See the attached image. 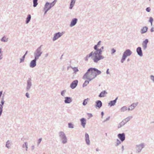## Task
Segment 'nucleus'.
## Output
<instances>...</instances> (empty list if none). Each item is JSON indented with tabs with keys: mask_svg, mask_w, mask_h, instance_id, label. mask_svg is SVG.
<instances>
[{
	"mask_svg": "<svg viewBox=\"0 0 154 154\" xmlns=\"http://www.w3.org/2000/svg\"><path fill=\"white\" fill-rule=\"evenodd\" d=\"M117 142L115 145L116 146H119V144L121 143V140H119L118 139H117L116 140Z\"/></svg>",
	"mask_w": 154,
	"mask_h": 154,
	"instance_id": "obj_31",
	"label": "nucleus"
},
{
	"mask_svg": "<svg viewBox=\"0 0 154 154\" xmlns=\"http://www.w3.org/2000/svg\"><path fill=\"white\" fill-rule=\"evenodd\" d=\"M68 69H69V68H67V70H68Z\"/></svg>",
	"mask_w": 154,
	"mask_h": 154,
	"instance_id": "obj_60",
	"label": "nucleus"
},
{
	"mask_svg": "<svg viewBox=\"0 0 154 154\" xmlns=\"http://www.w3.org/2000/svg\"><path fill=\"white\" fill-rule=\"evenodd\" d=\"M132 52L129 49L126 50L123 54L122 58L121 60V62L123 63L125 61L126 57L130 56L132 54Z\"/></svg>",
	"mask_w": 154,
	"mask_h": 154,
	"instance_id": "obj_4",
	"label": "nucleus"
},
{
	"mask_svg": "<svg viewBox=\"0 0 154 154\" xmlns=\"http://www.w3.org/2000/svg\"><path fill=\"white\" fill-rule=\"evenodd\" d=\"M137 51L138 54L140 56L142 55V52L141 49V48L140 47L137 48Z\"/></svg>",
	"mask_w": 154,
	"mask_h": 154,
	"instance_id": "obj_19",
	"label": "nucleus"
},
{
	"mask_svg": "<svg viewBox=\"0 0 154 154\" xmlns=\"http://www.w3.org/2000/svg\"><path fill=\"white\" fill-rule=\"evenodd\" d=\"M109 69H107L106 70V73L107 74H109Z\"/></svg>",
	"mask_w": 154,
	"mask_h": 154,
	"instance_id": "obj_50",
	"label": "nucleus"
},
{
	"mask_svg": "<svg viewBox=\"0 0 154 154\" xmlns=\"http://www.w3.org/2000/svg\"><path fill=\"white\" fill-rule=\"evenodd\" d=\"M118 98V97H117L116 98L115 100L110 101L108 103V105L110 107H112L114 106L116 103Z\"/></svg>",
	"mask_w": 154,
	"mask_h": 154,
	"instance_id": "obj_11",
	"label": "nucleus"
},
{
	"mask_svg": "<svg viewBox=\"0 0 154 154\" xmlns=\"http://www.w3.org/2000/svg\"><path fill=\"white\" fill-rule=\"evenodd\" d=\"M25 146H26V150H27L28 147H27V146H26V143H25Z\"/></svg>",
	"mask_w": 154,
	"mask_h": 154,
	"instance_id": "obj_55",
	"label": "nucleus"
},
{
	"mask_svg": "<svg viewBox=\"0 0 154 154\" xmlns=\"http://www.w3.org/2000/svg\"><path fill=\"white\" fill-rule=\"evenodd\" d=\"M116 52V50L114 49H112L111 50V52L112 54Z\"/></svg>",
	"mask_w": 154,
	"mask_h": 154,
	"instance_id": "obj_45",
	"label": "nucleus"
},
{
	"mask_svg": "<svg viewBox=\"0 0 154 154\" xmlns=\"http://www.w3.org/2000/svg\"><path fill=\"white\" fill-rule=\"evenodd\" d=\"M125 124V122L123 120L122 122H121L118 124V128H121L122 126L124 125Z\"/></svg>",
	"mask_w": 154,
	"mask_h": 154,
	"instance_id": "obj_22",
	"label": "nucleus"
},
{
	"mask_svg": "<svg viewBox=\"0 0 154 154\" xmlns=\"http://www.w3.org/2000/svg\"><path fill=\"white\" fill-rule=\"evenodd\" d=\"M127 110V107L126 106H123L120 109V111L121 112H124Z\"/></svg>",
	"mask_w": 154,
	"mask_h": 154,
	"instance_id": "obj_24",
	"label": "nucleus"
},
{
	"mask_svg": "<svg viewBox=\"0 0 154 154\" xmlns=\"http://www.w3.org/2000/svg\"><path fill=\"white\" fill-rule=\"evenodd\" d=\"M66 92V90H65L61 91V94L63 96H64L65 93Z\"/></svg>",
	"mask_w": 154,
	"mask_h": 154,
	"instance_id": "obj_34",
	"label": "nucleus"
},
{
	"mask_svg": "<svg viewBox=\"0 0 154 154\" xmlns=\"http://www.w3.org/2000/svg\"><path fill=\"white\" fill-rule=\"evenodd\" d=\"M105 135H106V136H107V133H105Z\"/></svg>",
	"mask_w": 154,
	"mask_h": 154,
	"instance_id": "obj_59",
	"label": "nucleus"
},
{
	"mask_svg": "<svg viewBox=\"0 0 154 154\" xmlns=\"http://www.w3.org/2000/svg\"><path fill=\"white\" fill-rule=\"evenodd\" d=\"M96 151H99V149H98V148H97V149H96Z\"/></svg>",
	"mask_w": 154,
	"mask_h": 154,
	"instance_id": "obj_57",
	"label": "nucleus"
},
{
	"mask_svg": "<svg viewBox=\"0 0 154 154\" xmlns=\"http://www.w3.org/2000/svg\"><path fill=\"white\" fill-rule=\"evenodd\" d=\"M127 110H128V111H131V110L129 107L128 108H127Z\"/></svg>",
	"mask_w": 154,
	"mask_h": 154,
	"instance_id": "obj_56",
	"label": "nucleus"
},
{
	"mask_svg": "<svg viewBox=\"0 0 154 154\" xmlns=\"http://www.w3.org/2000/svg\"><path fill=\"white\" fill-rule=\"evenodd\" d=\"M64 98L65 100H64V102L65 103H70L72 101V97H65Z\"/></svg>",
	"mask_w": 154,
	"mask_h": 154,
	"instance_id": "obj_10",
	"label": "nucleus"
},
{
	"mask_svg": "<svg viewBox=\"0 0 154 154\" xmlns=\"http://www.w3.org/2000/svg\"><path fill=\"white\" fill-rule=\"evenodd\" d=\"M55 4V3L54 2V1L51 3H49L48 2L46 3L45 6V10L46 11L45 14Z\"/></svg>",
	"mask_w": 154,
	"mask_h": 154,
	"instance_id": "obj_5",
	"label": "nucleus"
},
{
	"mask_svg": "<svg viewBox=\"0 0 154 154\" xmlns=\"http://www.w3.org/2000/svg\"><path fill=\"white\" fill-rule=\"evenodd\" d=\"M148 42V41L147 39H146L145 41H144L142 45L143 48L144 49H146L147 47V43Z\"/></svg>",
	"mask_w": 154,
	"mask_h": 154,
	"instance_id": "obj_17",
	"label": "nucleus"
},
{
	"mask_svg": "<svg viewBox=\"0 0 154 154\" xmlns=\"http://www.w3.org/2000/svg\"><path fill=\"white\" fill-rule=\"evenodd\" d=\"M138 104V103L137 102L136 103H133L131 105L129 106V108H130L131 111L133 110L134 109L135 107L136 106L137 104Z\"/></svg>",
	"mask_w": 154,
	"mask_h": 154,
	"instance_id": "obj_18",
	"label": "nucleus"
},
{
	"mask_svg": "<svg viewBox=\"0 0 154 154\" xmlns=\"http://www.w3.org/2000/svg\"><path fill=\"white\" fill-rule=\"evenodd\" d=\"M144 147V143H142L139 145H136V149L137 151L136 152L139 153L140 152L142 149Z\"/></svg>",
	"mask_w": 154,
	"mask_h": 154,
	"instance_id": "obj_6",
	"label": "nucleus"
},
{
	"mask_svg": "<svg viewBox=\"0 0 154 154\" xmlns=\"http://www.w3.org/2000/svg\"><path fill=\"white\" fill-rule=\"evenodd\" d=\"M102 106V103L100 100H98L96 102L95 107L96 108H100Z\"/></svg>",
	"mask_w": 154,
	"mask_h": 154,
	"instance_id": "obj_12",
	"label": "nucleus"
},
{
	"mask_svg": "<svg viewBox=\"0 0 154 154\" xmlns=\"http://www.w3.org/2000/svg\"><path fill=\"white\" fill-rule=\"evenodd\" d=\"M94 78H93V77H91L89 76H86V77H85L84 75L83 76V79H87L88 80H89V81H91Z\"/></svg>",
	"mask_w": 154,
	"mask_h": 154,
	"instance_id": "obj_27",
	"label": "nucleus"
},
{
	"mask_svg": "<svg viewBox=\"0 0 154 154\" xmlns=\"http://www.w3.org/2000/svg\"><path fill=\"white\" fill-rule=\"evenodd\" d=\"M30 80V79H29V80ZM31 85H32V83L30 82V80H29V88H30V87L31 86Z\"/></svg>",
	"mask_w": 154,
	"mask_h": 154,
	"instance_id": "obj_52",
	"label": "nucleus"
},
{
	"mask_svg": "<svg viewBox=\"0 0 154 154\" xmlns=\"http://www.w3.org/2000/svg\"><path fill=\"white\" fill-rule=\"evenodd\" d=\"M89 83V81L87 80L85 81L82 85L83 87H84L86 86Z\"/></svg>",
	"mask_w": 154,
	"mask_h": 154,
	"instance_id": "obj_30",
	"label": "nucleus"
},
{
	"mask_svg": "<svg viewBox=\"0 0 154 154\" xmlns=\"http://www.w3.org/2000/svg\"><path fill=\"white\" fill-rule=\"evenodd\" d=\"M104 112H101V118H102L103 117V116L104 115Z\"/></svg>",
	"mask_w": 154,
	"mask_h": 154,
	"instance_id": "obj_49",
	"label": "nucleus"
},
{
	"mask_svg": "<svg viewBox=\"0 0 154 154\" xmlns=\"http://www.w3.org/2000/svg\"><path fill=\"white\" fill-rule=\"evenodd\" d=\"M42 140V138H40L38 140L37 144H38V146L39 145V144L40 143Z\"/></svg>",
	"mask_w": 154,
	"mask_h": 154,
	"instance_id": "obj_36",
	"label": "nucleus"
},
{
	"mask_svg": "<svg viewBox=\"0 0 154 154\" xmlns=\"http://www.w3.org/2000/svg\"><path fill=\"white\" fill-rule=\"evenodd\" d=\"M107 94V93L106 91H103L100 93L98 97H105Z\"/></svg>",
	"mask_w": 154,
	"mask_h": 154,
	"instance_id": "obj_13",
	"label": "nucleus"
},
{
	"mask_svg": "<svg viewBox=\"0 0 154 154\" xmlns=\"http://www.w3.org/2000/svg\"><path fill=\"white\" fill-rule=\"evenodd\" d=\"M2 51H1V49H0V60L2 58Z\"/></svg>",
	"mask_w": 154,
	"mask_h": 154,
	"instance_id": "obj_41",
	"label": "nucleus"
},
{
	"mask_svg": "<svg viewBox=\"0 0 154 154\" xmlns=\"http://www.w3.org/2000/svg\"><path fill=\"white\" fill-rule=\"evenodd\" d=\"M117 137L122 142L124 141L125 139V135L124 133L119 134Z\"/></svg>",
	"mask_w": 154,
	"mask_h": 154,
	"instance_id": "obj_7",
	"label": "nucleus"
},
{
	"mask_svg": "<svg viewBox=\"0 0 154 154\" xmlns=\"http://www.w3.org/2000/svg\"><path fill=\"white\" fill-rule=\"evenodd\" d=\"M150 79L154 83V76L153 75H150Z\"/></svg>",
	"mask_w": 154,
	"mask_h": 154,
	"instance_id": "obj_39",
	"label": "nucleus"
},
{
	"mask_svg": "<svg viewBox=\"0 0 154 154\" xmlns=\"http://www.w3.org/2000/svg\"><path fill=\"white\" fill-rule=\"evenodd\" d=\"M150 9L149 8H147L146 9V11L148 12H150Z\"/></svg>",
	"mask_w": 154,
	"mask_h": 154,
	"instance_id": "obj_46",
	"label": "nucleus"
},
{
	"mask_svg": "<svg viewBox=\"0 0 154 154\" xmlns=\"http://www.w3.org/2000/svg\"><path fill=\"white\" fill-rule=\"evenodd\" d=\"M80 121L81 122V125L84 128H85V127L86 122V119L85 118H83L80 119Z\"/></svg>",
	"mask_w": 154,
	"mask_h": 154,
	"instance_id": "obj_14",
	"label": "nucleus"
},
{
	"mask_svg": "<svg viewBox=\"0 0 154 154\" xmlns=\"http://www.w3.org/2000/svg\"><path fill=\"white\" fill-rule=\"evenodd\" d=\"M29 20H30V18H31V16H30V15H29Z\"/></svg>",
	"mask_w": 154,
	"mask_h": 154,
	"instance_id": "obj_58",
	"label": "nucleus"
},
{
	"mask_svg": "<svg viewBox=\"0 0 154 154\" xmlns=\"http://www.w3.org/2000/svg\"><path fill=\"white\" fill-rule=\"evenodd\" d=\"M87 114L90 118L92 117L93 116V115L91 113H88Z\"/></svg>",
	"mask_w": 154,
	"mask_h": 154,
	"instance_id": "obj_42",
	"label": "nucleus"
},
{
	"mask_svg": "<svg viewBox=\"0 0 154 154\" xmlns=\"http://www.w3.org/2000/svg\"><path fill=\"white\" fill-rule=\"evenodd\" d=\"M132 118V116H128V117L126 118L123 120L125 122L127 123Z\"/></svg>",
	"mask_w": 154,
	"mask_h": 154,
	"instance_id": "obj_26",
	"label": "nucleus"
},
{
	"mask_svg": "<svg viewBox=\"0 0 154 154\" xmlns=\"http://www.w3.org/2000/svg\"><path fill=\"white\" fill-rule=\"evenodd\" d=\"M101 72L96 68H89L85 73L84 77L89 76L93 78H96L97 76L100 74Z\"/></svg>",
	"mask_w": 154,
	"mask_h": 154,
	"instance_id": "obj_2",
	"label": "nucleus"
},
{
	"mask_svg": "<svg viewBox=\"0 0 154 154\" xmlns=\"http://www.w3.org/2000/svg\"><path fill=\"white\" fill-rule=\"evenodd\" d=\"M110 118V117L109 116L107 118H106L105 120H104L103 122L104 123V122H106V121L109 120V119Z\"/></svg>",
	"mask_w": 154,
	"mask_h": 154,
	"instance_id": "obj_38",
	"label": "nucleus"
},
{
	"mask_svg": "<svg viewBox=\"0 0 154 154\" xmlns=\"http://www.w3.org/2000/svg\"><path fill=\"white\" fill-rule=\"evenodd\" d=\"M27 53V52H26V53L25 54H26ZM25 54H25L24 55H23L22 58H21L20 59V62H22L23 61L24 59V58Z\"/></svg>",
	"mask_w": 154,
	"mask_h": 154,
	"instance_id": "obj_37",
	"label": "nucleus"
},
{
	"mask_svg": "<svg viewBox=\"0 0 154 154\" xmlns=\"http://www.w3.org/2000/svg\"><path fill=\"white\" fill-rule=\"evenodd\" d=\"M122 152H123L124 150V146L122 145Z\"/></svg>",
	"mask_w": 154,
	"mask_h": 154,
	"instance_id": "obj_47",
	"label": "nucleus"
},
{
	"mask_svg": "<svg viewBox=\"0 0 154 154\" xmlns=\"http://www.w3.org/2000/svg\"><path fill=\"white\" fill-rule=\"evenodd\" d=\"M28 95H28V93H26V96L27 97H28Z\"/></svg>",
	"mask_w": 154,
	"mask_h": 154,
	"instance_id": "obj_54",
	"label": "nucleus"
},
{
	"mask_svg": "<svg viewBox=\"0 0 154 154\" xmlns=\"http://www.w3.org/2000/svg\"><path fill=\"white\" fill-rule=\"evenodd\" d=\"M7 38H6V37H3L1 39V40L2 41H3L4 42H6L7 41Z\"/></svg>",
	"mask_w": 154,
	"mask_h": 154,
	"instance_id": "obj_35",
	"label": "nucleus"
},
{
	"mask_svg": "<svg viewBox=\"0 0 154 154\" xmlns=\"http://www.w3.org/2000/svg\"><path fill=\"white\" fill-rule=\"evenodd\" d=\"M1 103H2V105H3L4 103V98H2V100H1Z\"/></svg>",
	"mask_w": 154,
	"mask_h": 154,
	"instance_id": "obj_44",
	"label": "nucleus"
},
{
	"mask_svg": "<svg viewBox=\"0 0 154 154\" xmlns=\"http://www.w3.org/2000/svg\"><path fill=\"white\" fill-rule=\"evenodd\" d=\"M29 21V16L27 17V20H26V23H28Z\"/></svg>",
	"mask_w": 154,
	"mask_h": 154,
	"instance_id": "obj_48",
	"label": "nucleus"
},
{
	"mask_svg": "<svg viewBox=\"0 0 154 154\" xmlns=\"http://www.w3.org/2000/svg\"><path fill=\"white\" fill-rule=\"evenodd\" d=\"M73 71V74H75L77 72L79 71L78 68H72Z\"/></svg>",
	"mask_w": 154,
	"mask_h": 154,
	"instance_id": "obj_29",
	"label": "nucleus"
},
{
	"mask_svg": "<svg viewBox=\"0 0 154 154\" xmlns=\"http://www.w3.org/2000/svg\"><path fill=\"white\" fill-rule=\"evenodd\" d=\"M78 81L77 80L73 81L70 85V87L72 89L75 88L78 85Z\"/></svg>",
	"mask_w": 154,
	"mask_h": 154,
	"instance_id": "obj_8",
	"label": "nucleus"
},
{
	"mask_svg": "<svg viewBox=\"0 0 154 154\" xmlns=\"http://www.w3.org/2000/svg\"><path fill=\"white\" fill-rule=\"evenodd\" d=\"M10 143L8 141L7 142L6 144V146L8 148H9V147L10 146Z\"/></svg>",
	"mask_w": 154,
	"mask_h": 154,
	"instance_id": "obj_40",
	"label": "nucleus"
},
{
	"mask_svg": "<svg viewBox=\"0 0 154 154\" xmlns=\"http://www.w3.org/2000/svg\"><path fill=\"white\" fill-rule=\"evenodd\" d=\"M90 99L88 98L85 99L84 100L82 103V105L83 106H85L88 103V102L89 101Z\"/></svg>",
	"mask_w": 154,
	"mask_h": 154,
	"instance_id": "obj_21",
	"label": "nucleus"
},
{
	"mask_svg": "<svg viewBox=\"0 0 154 154\" xmlns=\"http://www.w3.org/2000/svg\"><path fill=\"white\" fill-rule=\"evenodd\" d=\"M62 35H63V33H60V32H58V33H56L54 35V37H53V40L54 41V40L57 39L59 37H60V36H62Z\"/></svg>",
	"mask_w": 154,
	"mask_h": 154,
	"instance_id": "obj_15",
	"label": "nucleus"
},
{
	"mask_svg": "<svg viewBox=\"0 0 154 154\" xmlns=\"http://www.w3.org/2000/svg\"><path fill=\"white\" fill-rule=\"evenodd\" d=\"M77 19L75 18L73 19L71 21L70 26L71 27L74 26L77 23Z\"/></svg>",
	"mask_w": 154,
	"mask_h": 154,
	"instance_id": "obj_20",
	"label": "nucleus"
},
{
	"mask_svg": "<svg viewBox=\"0 0 154 154\" xmlns=\"http://www.w3.org/2000/svg\"><path fill=\"white\" fill-rule=\"evenodd\" d=\"M75 0H72L70 3V8L71 9L73 7L75 3Z\"/></svg>",
	"mask_w": 154,
	"mask_h": 154,
	"instance_id": "obj_28",
	"label": "nucleus"
},
{
	"mask_svg": "<svg viewBox=\"0 0 154 154\" xmlns=\"http://www.w3.org/2000/svg\"><path fill=\"white\" fill-rule=\"evenodd\" d=\"M68 128H74L73 125L71 122L68 123Z\"/></svg>",
	"mask_w": 154,
	"mask_h": 154,
	"instance_id": "obj_33",
	"label": "nucleus"
},
{
	"mask_svg": "<svg viewBox=\"0 0 154 154\" xmlns=\"http://www.w3.org/2000/svg\"><path fill=\"white\" fill-rule=\"evenodd\" d=\"M153 21V19L152 17H150L149 19V22L151 23V25L152 24V22Z\"/></svg>",
	"mask_w": 154,
	"mask_h": 154,
	"instance_id": "obj_43",
	"label": "nucleus"
},
{
	"mask_svg": "<svg viewBox=\"0 0 154 154\" xmlns=\"http://www.w3.org/2000/svg\"><path fill=\"white\" fill-rule=\"evenodd\" d=\"M34 146H32V147H31V149L32 150H33L34 149Z\"/></svg>",
	"mask_w": 154,
	"mask_h": 154,
	"instance_id": "obj_51",
	"label": "nucleus"
},
{
	"mask_svg": "<svg viewBox=\"0 0 154 154\" xmlns=\"http://www.w3.org/2000/svg\"><path fill=\"white\" fill-rule=\"evenodd\" d=\"M38 0H33V6L35 7L38 5V3H37Z\"/></svg>",
	"mask_w": 154,
	"mask_h": 154,
	"instance_id": "obj_32",
	"label": "nucleus"
},
{
	"mask_svg": "<svg viewBox=\"0 0 154 154\" xmlns=\"http://www.w3.org/2000/svg\"><path fill=\"white\" fill-rule=\"evenodd\" d=\"M148 28L147 27L145 26L143 27L141 29V33H144L147 31Z\"/></svg>",
	"mask_w": 154,
	"mask_h": 154,
	"instance_id": "obj_25",
	"label": "nucleus"
},
{
	"mask_svg": "<svg viewBox=\"0 0 154 154\" xmlns=\"http://www.w3.org/2000/svg\"><path fill=\"white\" fill-rule=\"evenodd\" d=\"M151 32H153L154 31V28H152L151 29Z\"/></svg>",
	"mask_w": 154,
	"mask_h": 154,
	"instance_id": "obj_53",
	"label": "nucleus"
},
{
	"mask_svg": "<svg viewBox=\"0 0 154 154\" xmlns=\"http://www.w3.org/2000/svg\"><path fill=\"white\" fill-rule=\"evenodd\" d=\"M40 49H38L35 53L36 56L35 57V59L38 58V57L40 56L41 54Z\"/></svg>",
	"mask_w": 154,
	"mask_h": 154,
	"instance_id": "obj_16",
	"label": "nucleus"
},
{
	"mask_svg": "<svg viewBox=\"0 0 154 154\" xmlns=\"http://www.w3.org/2000/svg\"><path fill=\"white\" fill-rule=\"evenodd\" d=\"M60 139L62 143H66L67 141V139L65 133L62 131H60L58 133Z\"/></svg>",
	"mask_w": 154,
	"mask_h": 154,
	"instance_id": "obj_3",
	"label": "nucleus"
},
{
	"mask_svg": "<svg viewBox=\"0 0 154 154\" xmlns=\"http://www.w3.org/2000/svg\"><path fill=\"white\" fill-rule=\"evenodd\" d=\"M101 42L100 41L98 42V44L97 45H95L94 47V49L96 50V51L94 53H93V52H92L89 54L88 56H87L85 58L86 60H88V58H89L92 55H93V57H94L93 60L95 62H97L99 60L103 58V57L101 55L102 50L103 49V47H101L102 49L101 48L99 49L98 48L99 47Z\"/></svg>",
	"mask_w": 154,
	"mask_h": 154,
	"instance_id": "obj_1",
	"label": "nucleus"
},
{
	"mask_svg": "<svg viewBox=\"0 0 154 154\" xmlns=\"http://www.w3.org/2000/svg\"><path fill=\"white\" fill-rule=\"evenodd\" d=\"M36 59H35L32 60L30 63V66L31 67H34L36 66Z\"/></svg>",
	"mask_w": 154,
	"mask_h": 154,
	"instance_id": "obj_23",
	"label": "nucleus"
},
{
	"mask_svg": "<svg viewBox=\"0 0 154 154\" xmlns=\"http://www.w3.org/2000/svg\"><path fill=\"white\" fill-rule=\"evenodd\" d=\"M85 140L86 143L88 145H89L90 144V141L89 139V135L86 133H85Z\"/></svg>",
	"mask_w": 154,
	"mask_h": 154,
	"instance_id": "obj_9",
	"label": "nucleus"
}]
</instances>
